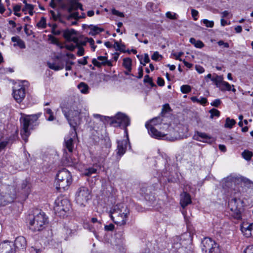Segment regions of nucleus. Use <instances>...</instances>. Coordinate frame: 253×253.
<instances>
[{"instance_id": "nucleus-39", "label": "nucleus", "mask_w": 253, "mask_h": 253, "mask_svg": "<svg viewBox=\"0 0 253 253\" xmlns=\"http://www.w3.org/2000/svg\"><path fill=\"white\" fill-rule=\"evenodd\" d=\"M140 63L142 64L143 66H145L146 63H148L150 61L149 55L147 53H145L144 54L143 59L142 60V59H140Z\"/></svg>"}, {"instance_id": "nucleus-33", "label": "nucleus", "mask_w": 253, "mask_h": 253, "mask_svg": "<svg viewBox=\"0 0 253 253\" xmlns=\"http://www.w3.org/2000/svg\"><path fill=\"white\" fill-rule=\"evenodd\" d=\"M235 124L236 121L234 119H230L229 118H227L226 119L225 127L231 128Z\"/></svg>"}, {"instance_id": "nucleus-15", "label": "nucleus", "mask_w": 253, "mask_h": 253, "mask_svg": "<svg viewBox=\"0 0 253 253\" xmlns=\"http://www.w3.org/2000/svg\"><path fill=\"white\" fill-rule=\"evenodd\" d=\"M193 138L197 141L208 143H211L213 141V139L210 135L206 133L199 131L196 132Z\"/></svg>"}, {"instance_id": "nucleus-41", "label": "nucleus", "mask_w": 253, "mask_h": 253, "mask_svg": "<svg viewBox=\"0 0 253 253\" xmlns=\"http://www.w3.org/2000/svg\"><path fill=\"white\" fill-rule=\"evenodd\" d=\"M45 112L46 114L49 115V117L47 119V120L49 121H52L54 120V117L53 115V113L52 110L50 109L47 108L45 109Z\"/></svg>"}, {"instance_id": "nucleus-2", "label": "nucleus", "mask_w": 253, "mask_h": 253, "mask_svg": "<svg viewBox=\"0 0 253 253\" xmlns=\"http://www.w3.org/2000/svg\"><path fill=\"white\" fill-rule=\"evenodd\" d=\"M72 182V177L69 171L65 169L59 170L56 175V188L60 192L67 189Z\"/></svg>"}, {"instance_id": "nucleus-4", "label": "nucleus", "mask_w": 253, "mask_h": 253, "mask_svg": "<svg viewBox=\"0 0 253 253\" xmlns=\"http://www.w3.org/2000/svg\"><path fill=\"white\" fill-rule=\"evenodd\" d=\"M38 119V117L36 115H26L21 118L20 121L22 125V129L21 130L20 134L25 142L28 141V138L30 134L29 127L32 126Z\"/></svg>"}, {"instance_id": "nucleus-27", "label": "nucleus", "mask_w": 253, "mask_h": 253, "mask_svg": "<svg viewBox=\"0 0 253 253\" xmlns=\"http://www.w3.org/2000/svg\"><path fill=\"white\" fill-rule=\"evenodd\" d=\"M78 87L82 93L86 94L88 92L89 87L85 83L82 82L78 85Z\"/></svg>"}, {"instance_id": "nucleus-37", "label": "nucleus", "mask_w": 253, "mask_h": 253, "mask_svg": "<svg viewBox=\"0 0 253 253\" xmlns=\"http://www.w3.org/2000/svg\"><path fill=\"white\" fill-rule=\"evenodd\" d=\"M181 91L183 93H188L191 90V87L189 85H183L180 88Z\"/></svg>"}, {"instance_id": "nucleus-62", "label": "nucleus", "mask_w": 253, "mask_h": 253, "mask_svg": "<svg viewBox=\"0 0 253 253\" xmlns=\"http://www.w3.org/2000/svg\"><path fill=\"white\" fill-rule=\"evenodd\" d=\"M91 221L93 223H97L99 225V227H101V223L100 221H98L97 219L95 217H92L91 219Z\"/></svg>"}, {"instance_id": "nucleus-51", "label": "nucleus", "mask_w": 253, "mask_h": 253, "mask_svg": "<svg viewBox=\"0 0 253 253\" xmlns=\"http://www.w3.org/2000/svg\"><path fill=\"white\" fill-rule=\"evenodd\" d=\"M78 48V51L77 52V55L79 56H83L84 54V49L83 47H77Z\"/></svg>"}, {"instance_id": "nucleus-17", "label": "nucleus", "mask_w": 253, "mask_h": 253, "mask_svg": "<svg viewBox=\"0 0 253 253\" xmlns=\"http://www.w3.org/2000/svg\"><path fill=\"white\" fill-rule=\"evenodd\" d=\"M127 137H128L127 134L126 133ZM128 140V138L127 140H123L121 141H118V146L117 149V153L118 155L121 156L123 155L126 152V144Z\"/></svg>"}, {"instance_id": "nucleus-11", "label": "nucleus", "mask_w": 253, "mask_h": 253, "mask_svg": "<svg viewBox=\"0 0 253 253\" xmlns=\"http://www.w3.org/2000/svg\"><path fill=\"white\" fill-rule=\"evenodd\" d=\"M25 88L23 86L19 85L17 88L15 87L13 89V96L18 103L22 101L25 97Z\"/></svg>"}, {"instance_id": "nucleus-34", "label": "nucleus", "mask_w": 253, "mask_h": 253, "mask_svg": "<svg viewBox=\"0 0 253 253\" xmlns=\"http://www.w3.org/2000/svg\"><path fill=\"white\" fill-rule=\"evenodd\" d=\"M243 157L246 160L249 161L251 159V158L253 156L252 152L249 151H244L242 154Z\"/></svg>"}, {"instance_id": "nucleus-6", "label": "nucleus", "mask_w": 253, "mask_h": 253, "mask_svg": "<svg viewBox=\"0 0 253 253\" xmlns=\"http://www.w3.org/2000/svg\"><path fill=\"white\" fill-rule=\"evenodd\" d=\"M70 208V202L67 199L58 198L54 202V211L60 216H64Z\"/></svg>"}, {"instance_id": "nucleus-19", "label": "nucleus", "mask_w": 253, "mask_h": 253, "mask_svg": "<svg viewBox=\"0 0 253 253\" xmlns=\"http://www.w3.org/2000/svg\"><path fill=\"white\" fill-rule=\"evenodd\" d=\"M14 248L17 249H24L26 246V241L25 238L23 236H19L17 237L15 240Z\"/></svg>"}, {"instance_id": "nucleus-1", "label": "nucleus", "mask_w": 253, "mask_h": 253, "mask_svg": "<svg viewBox=\"0 0 253 253\" xmlns=\"http://www.w3.org/2000/svg\"><path fill=\"white\" fill-rule=\"evenodd\" d=\"M29 228L34 232L43 229L47 223V218L43 212L36 211L29 218Z\"/></svg>"}, {"instance_id": "nucleus-12", "label": "nucleus", "mask_w": 253, "mask_h": 253, "mask_svg": "<svg viewBox=\"0 0 253 253\" xmlns=\"http://www.w3.org/2000/svg\"><path fill=\"white\" fill-rule=\"evenodd\" d=\"M241 230L246 237H253V223H243L241 225Z\"/></svg>"}, {"instance_id": "nucleus-14", "label": "nucleus", "mask_w": 253, "mask_h": 253, "mask_svg": "<svg viewBox=\"0 0 253 253\" xmlns=\"http://www.w3.org/2000/svg\"><path fill=\"white\" fill-rule=\"evenodd\" d=\"M92 63L97 67L100 68L102 66L108 65L111 66V62L107 60V58L105 56H99L97 58H93L92 60Z\"/></svg>"}, {"instance_id": "nucleus-38", "label": "nucleus", "mask_w": 253, "mask_h": 253, "mask_svg": "<svg viewBox=\"0 0 253 253\" xmlns=\"http://www.w3.org/2000/svg\"><path fill=\"white\" fill-rule=\"evenodd\" d=\"M210 113L211 114V119L213 118L214 116L218 117L220 115V112L218 110L214 108L211 109L210 111Z\"/></svg>"}, {"instance_id": "nucleus-13", "label": "nucleus", "mask_w": 253, "mask_h": 253, "mask_svg": "<svg viewBox=\"0 0 253 253\" xmlns=\"http://www.w3.org/2000/svg\"><path fill=\"white\" fill-rule=\"evenodd\" d=\"M14 245L11 242H4L0 244V253H15Z\"/></svg>"}, {"instance_id": "nucleus-44", "label": "nucleus", "mask_w": 253, "mask_h": 253, "mask_svg": "<svg viewBox=\"0 0 253 253\" xmlns=\"http://www.w3.org/2000/svg\"><path fill=\"white\" fill-rule=\"evenodd\" d=\"M115 41L114 47L118 50L123 51V49L122 47H125V45L124 44H120L119 42L117 41Z\"/></svg>"}, {"instance_id": "nucleus-5", "label": "nucleus", "mask_w": 253, "mask_h": 253, "mask_svg": "<svg viewBox=\"0 0 253 253\" xmlns=\"http://www.w3.org/2000/svg\"><path fill=\"white\" fill-rule=\"evenodd\" d=\"M63 113L68 120L70 126L75 130L76 126L80 124L81 120V110L78 107L75 108L72 106L68 112L63 110Z\"/></svg>"}, {"instance_id": "nucleus-46", "label": "nucleus", "mask_w": 253, "mask_h": 253, "mask_svg": "<svg viewBox=\"0 0 253 253\" xmlns=\"http://www.w3.org/2000/svg\"><path fill=\"white\" fill-rule=\"evenodd\" d=\"M112 13L114 15H117V16L121 17H124V14L123 13L121 12L116 10L115 9H112Z\"/></svg>"}, {"instance_id": "nucleus-16", "label": "nucleus", "mask_w": 253, "mask_h": 253, "mask_svg": "<svg viewBox=\"0 0 253 253\" xmlns=\"http://www.w3.org/2000/svg\"><path fill=\"white\" fill-rule=\"evenodd\" d=\"M145 126L147 127L149 134L153 137L156 139H162L165 137V135L160 131H158L154 126H149L148 123H146Z\"/></svg>"}, {"instance_id": "nucleus-42", "label": "nucleus", "mask_w": 253, "mask_h": 253, "mask_svg": "<svg viewBox=\"0 0 253 253\" xmlns=\"http://www.w3.org/2000/svg\"><path fill=\"white\" fill-rule=\"evenodd\" d=\"M203 22L207 27L212 28L214 26V22L213 21L204 19Z\"/></svg>"}, {"instance_id": "nucleus-43", "label": "nucleus", "mask_w": 253, "mask_h": 253, "mask_svg": "<svg viewBox=\"0 0 253 253\" xmlns=\"http://www.w3.org/2000/svg\"><path fill=\"white\" fill-rule=\"evenodd\" d=\"M48 40L51 41V42L53 43L56 44L57 45H59V42L57 38L54 37L51 35H48Z\"/></svg>"}, {"instance_id": "nucleus-8", "label": "nucleus", "mask_w": 253, "mask_h": 253, "mask_svg": "<svg viewBox=\"0 0 253 253\" xmlns=\"http://www.w3.org/2000/svg\"><path fill=\"white\" fill-rule=\"evenodd\" d=\"M90 198V192L88 188L82 186L78 189L76 193V200L79 205L84 206Z\"/></svg>"}, {"instance_id": "nucleus-55", "label": "nucleus", "mask_w": 253, "mask_h": 253, "mask_svg": "<svg viewBox=\"0 0 253 253\" xmlns=\"http://www.w3.org/2000/svg\"><path fill=\"white\" fill-rule=\"evenodd\" d=\"M195 68L196 71L200 74L203 73L205 71L204 68L199 65H196Z\"/></svg>"}, {"instance_id": "nucleus-28", "label": "nucleus", "mask_w": 253, "mask_h": 253, "mask_svg": "<svg viewBox=\"0 0 253 253\" xmlns=\"http://www.w3.org/2000/svg\"><path fill=\"white\" fill-rule=\"evenodd\" d=\"M190 42L191 43L194 44V46L197 48H201L204 46V43L201 41L196 40L193 38L190 39Z\"/></svg>"}, {"instance_id": "nucleus-20", "label": "nucleus", "mask_w": 253, "mask_h": 253, "mask_svg": "<svg viewBox=\"0 0 253 253\" xmlns=\"http://www.w3.org/2000/svg\"><path fill=\"white\" fill-rule=\"evenodd\" d=\"M235 179L232 176H228L222 180V186L223 187L229 188L231 187L234 182Z\"/></svg>"}, {"instance_id": "nucleus-45", "label": "nucleus", "mask_w": 253, "mask_h": 253, "mask_svg": "<svg viewBox=\"0 0 253 253\" xmlns=\"http://www.w3.org/2000/svg\"><path fill=\"white\" fill-rule=\"evenodd\" d=\"M8 202V201L5 199L4 196L0 193V206H4L7 204Z\"/></svg>"}, {"instance_id": "nucleus-56", "label": "nucleus", "mask_w": 253, "mask_h": 253, "mask_svg": "<svg viewBox=\"0 0 253 253\" xmlns=\"http://www.w3.org/2000/svg\"><path fill=\"white\" fill-rule=\"evenodd\" d=\"M166 16L168 18H169L170 19H175L176 18V17L175 16V14H174L173 15V14H172V13L170 12H167Z\"/></svg>"}, {"instance_id": "nucleus-63", "label": "nucleus", "mask_w": 253, "mask_h": 253, "mask_svg": "<svg viewBox=\"0 0 253 253\" xmlns=\"http://www.w3.org/2000/svg\"><path fill=\"white\" fill-rule=\"evenodd\" d=\"M183 54L182 52H179L178 53H174L173 55L175 56L176 60H181L180 57Z\"/></svg>"}, {"instance_id": "nucleus-47", "label": "nucleus", "mask_w": 253, "mask_h": 253, "mask_svg": "<svg viewBox=\"0 0 253 253\" xmlns=\"http://www.w3.org/2000/svg\"><path fill=\"white\" fill-rule=\"evenodd\" d=\"M161 56L159 54L158 52L156 51L152 55L151 58L153 60L158 61V59H159V57H161Z\"/></svg>"}, {"instance_id": "nucleus-49", "label": "nucleus", "mask_w": 253, "mask_h": 253, "mask_svg": "<svg viewBox=\"0 0 253 253\" xmlns=\"http://www.w3.org/2000/svg\"><path fill=\"white\" fill-rule=\"evenodd\" d=\"M244 253H253V246H248L244 250Z\"/></svg>"}, {"instance_id": "nucleus-53", "label": "nucleus", "mask_w": 253, "mask_h": 253, "mask_svg": "<svg viewBox=\"0 0 253 253\" xmlns=\"http://www.w3.org/2000/svg\"><path fill=\"white\" fill-rule=\"evenodd\" d=\"M65 48L70 51H73L77 46H76V44L74 45L73 44L70 45H66Z\"/></svg>"}, {"instance_id": "nucleus-10", "label": "nucleus", "mask_w": 253, "mask_h": 253, "mask_svg": "<svg viewBox=\"0 0 253 253\" xmlns=\"http://www.w3.org/2000/svg\"><path fill=\"white\" fill-rule=\"evenodd\" d=\"M112 123L117 124L119 126H122L125 128V132L127 133L126 127L130 124V119L126 114L118 113H117L114 119L112 121Z\"/></svg>"}, {"instance_id": "nucleus-30", "label": "nucleus", "mask_w": 253, "mask_h": 253, "mask_svg": "<svg viewBox=\"0 0 253 253\" xmlns=\"http://www.w3.org/2000/svg\"><path fill=\"white\" fill-rule=\"evenodd\" d=\"M48 67L53 70L58 71L64 68V65L62 64L61 65H57L55 63L47 62V63Z\"/></svg>"}, {"instance_id": "nucleus-32", "label": "nucleus", "mask_w": 253, "mask_h": 253, "mask_svg": "<svg viewBox=\"0 0 253 253\" xmlns=\"http://www.w3.org/2000/svg\"><path fill=\"white\" fill-rule=\"evenodd\" d=\"M219 88L221 91H230L231 90V86L228 83L223 81L221 84V86L220 87H219Z\"/></svg>"}, {"instance_id": "nucleus-52", "label": "nucleus", "mask_w": 253, "mask_h": 253, "mask_svg": "<svg viewBox=\"0 0 253 253\" xmlns=\"http://www.w3.org/2000/svg\"><path fill=\"white\" fill-rule=\"evenodd\" d=\"M157 84L160 86H163L165 84V81L164 79L161 77H158L157 79Z\"/></svg>"}, {"instance_id": "nucleus-59", "label": "nucleus", "mask_w": 253, "mask_h": 253, "mask_svg": "<svg viewBox=\"0 0 253 253\" xmlns=\"http://www.w3.org/2000/svg\"><path fill=\"white\" fill-rule=\"evenodd\" d=\"M7 143L8 142L7 141H2L0 142V152L5 147Z\"/></svg>"}, {"instance_id": "nucleus-50", "label": "nucleus", "mask_w": 253, "mask_h": 253, "mask_svg": "<svg viewBox=\"0 0 253 253\" xmlns=\"http://www.w3.org/2000/svg\"><path fill=\"white\" fill-rule=\"evenodd\" d=\"M221 103V101L217 99L214 100L211 103V105L212 106H214L217 107Z\"/></svg>"}, {"instance_id": "nucleus-3", "label": "nucleus", "mask_w": 253, "mask_h": 253, "mask_svg": "<svg viewBox=\"0 0 253 253\" xmlns=\"http://www.w3.org/2000/svg\"><path fill=\"white\" fill-rule=\"evenodd\" d=\"M129 210L124 204H119L115 207L111 213V217L114 222L118 225H123L126 223Z\"/></svg>"}, {"instance_id": "nucleus-54", "label": "nucleus", "mask_w": 253, "mask_h": 253, "mask_svg": "<svg viewBox=\"0 0 253 253\" xmlns=\"http://www.w3.org/2000/svg\"><path fill=\"white\" fill-rule=\"evenodd\" d=\"M218 44L219 46L223 45L226 48H228L229 47V43L227 42H224L223 41L220 40L218 42Z\"/></svg>"}, {"instance_id": "nucleus-36", "label": "nucleus", "mask_w": 253, "mask_h": 253, "mask_svg": "<svg viewBox=\"0 0 253 253\" xmlns=\"http://www.w3.org/2000/svg\"><path fill=\"white\" fill-rule=\"evenodd\" d=\"M37 26L39 28H45L46 26V19L42 17L40 21L37 24Z\"/></svg>"}, {"instance_id": "nucleus-60", "label": "nucleus", "mask_w": 253, "mask_h": 253, "mask_svg": "<svg viewBox=\"0 0 253 253\" xmlns=\"http://www.w3.org/2000/svg\"><path fill=\"white\" fill-rule=\"evenodd\" d=\"M143 75V68L142 67H140L138 69V76L137 78L138 79H141L142 78Z\"/></svg>"}, {"instance_id": "nucleus-40", "label": "nucleus", "mask_w": 253, "mask_h": 253, "mask_svg": "<svg viewBox=\"0 0 253 253\" xmlns=\"http://www.w3.org/2000/svg\"><path fill=\"white\" fill-rule=\"evenodd\" d=\"M96 169L94 168H89L86 169L84 174L86 176H90L92 174L96 173Z\"/></svg>"}, {"instance_id": "nucleus-18", "label": "nucleus", "mask_w": 253, "mask_h": 253, "mask_svg": "<svg viewBox=\"0 0 253 253\" xmlns=\"http://www.w3.org/2000/svg\"><path fill=\"white\" fill-rule=\"evenodd\" d=\"M191 197L188 193L183 192L181 194L180 203L183 208H184L187 205L191 204Z\"/></svg>"}, {"instance_id": "nucleus-31", "label": "nucleus", "mask_w": 253, "mask_h": 253, "mask_svg": "<svg viewBox=\"0 0 253 253\" xmlns=\"http://www.w3.org/2000/svg\"><path fill=\"white\" fill-rule=\"evenodd\" d=\"M162 122V119L160 117L155 118L152 119L149 123L147 122L149 126H154L161 124Z\"/></svg>"}, {"instance_id": "nucleus-48", "label": "nucleus", "mask_w": 253, "mask_h": 253, "mask_svg": "<svg viewBox=\"0 0 253 253\" xmlns=\"http://www.w3.org/2000/svg\"><path fill=\"white\" fill-rule=\"evenodd\" d=\"M30 9H34V6L31 4L26 3V5H25V7L23 8L22 11H25Z\"/></svg>"}, {"instance_id": "nucleus-29", "label": "nucleus", "mask_w": 253, "mask_h": 253, "mask_svg": "<svg viewBox=\"0 0 253 253\" xmlns=\"http://www.w3.org/2000/svg\"><path fill=\"white\" fill-rule=\"evenodd\" d=\"M211 80L213 81L217 87H220L223 82V78L221 76L216 75L215 78H212Z\"/></svg>"}, {"instance_id": "nucleus-25", "label": "nucleus", "mask_w": 253, "mask_h": 253, "mask_svg": "<svg viewBox=\"0 0 253 253\" xmlns=\"http://www.w3.org/2000/svg\"><path fill=\"white\" fill-rule=\"evenodd\" d=\"M123 65L128 72H131L132 65L131 59L129 58H124L123 59Z\"/></svg>"}, {"instance_id": "nucleus-58", "label": "nucleus", "mask_w": 253, "mask_h": 253, "mask_svg": "<svg viewBox=\"0 0 253 253\" xmlns=\"http://www.w3.org/2000/svg\"><path fill=\"white\" fill-rule=\"evenodd\" d=\"M114 228V225L112 224H110L108 225L105 226V229L107 231H112Z\"/></svg>"}, {"instance_id": "nucleus-26", "label": "nucleus", "mask_w": 253, "mask_h": 253, "mask_svg": "<svg viewBox=\"0 0 253 253\" xmlns=\"http://www.w3.org/2000/svg\"><path fill=\"white\" fill-rule=\"evenodd\" d=\"M140 194L144 196L145 199L151 193V188L146 186H142L140 190Z\"/></svg>"}, {"instance_id": "nucleus-64", "label": "nucleus", "mask_w": 253, "mask_h": 253, "mask_svg": "<svg viewBox=\"0 0 253 253\" xmlns=\"http://www.w3.org/2000/svg\"><path fill=\"white\" fill-rule=\"evenodd\" d=\"M68 41L73 42L76 44H77L79 42V39L77 37L73 36Z\"/></svg>"}, {"instance_id": "nucleus-21", "label": "nucleus", "mask_w": 253, "mask_h": 253, "mask_svg": "<svg viewBox=\"0 0 253 253\" xmlns=\"http://www.w3.org/2000/svg\"><path fill=\"white\" fill-rule=\"evenodd\" d=\"M87 26L90 29L89 34L91 36H95L99 33L104 31V29L99 28L96 26L90 25Z\"/></svg>"}, {"instance_id": "nucleus-57", "label": "nucleus", "mask_w": 253, "mask_h": 253, "mask_svg": "<svg viewBox=\"0 0 253 253\" xmlns=\"http://www.w3.org/2000/svg\"><path fill=\"white\" fill-rule=\"evenodd\" d=\"M191 14H192V16H193V17L194 18V19L195 20H196L197 18H196V17L198 14V11L195 9H192L191 10Z\"/></svg>"}, {"instance_id": "nucleus-22", "label": "nucleus", "mask_w": 253, "mask_h": 253, "mask_svg": "<svg viewBox=\"0 0 253 253\" xmlns=\"http://www.w3.org/2000/svg\"><path fill=\"white\" fill-rule=\"evenodd\" d=\"M65 147L70 153L73 152L74 148L73 140L72 138L65 139Z\"/></svg>"}, {"instance_id": "nucleus-9", "label": "nucleus", "mask_w": 253, "mask_h": 253, "mask_svg": "<svg viewBox=\"0 0 253 253\" xmlns=\"http://www.w3.org/2000/svg\"><path fill=\"white\" fill-rule=\"evenodd\" d=\"M203 252L205 253H219L218 245L210 238H205L202 242Z\"/></svg>"}, {"instance_id": "nucleus-35", "label": "nucleus", "mask_w": 253, "mask_h": 253, "mask_svg": "<svg viewBox=\"0 0 253 253\" xmlns=\"http://www.w3.org/2000/svg\"><path fill=\"white\" fill-rule=\"evenodd\" d=\"M143 81L145 83H148L151 87L156 86V84L153 82L152 78L148 75L145 76Z\"/></svg>"}, {"instance_id": "nucleus-23", "label": "nucleus", "mask_w": 253, "mask_h": 253, "mask_svg": "<svg viewBox=\"0 0 253 253\" xmlns=\"http://www.w3.org/2000/svg\"><path fill=\"white\" fill-rule=\"evenodd\" d=\"M11 41L13 42H15L16 43L14 44V46L17 45L21 48H25V44L24 42L21 40L19 37H13L11 38Z\"/></svg>"}, {"instance_id": "nucleus-24", "label": "nucleus", "mask_w": 253, "mask_h": 253, "mask_svg": "<svg viewBox=\"0 0 253 253\" xmlns=\"http://www.w3.org/2000/svg\"><path fill=\"white\" fill-rule=\"evenodd\" d=\"M77 34V32L74 29L66 30L63 32V37L67 41L69 40L74 35Z\"/></svg>"}, {"instance_id": "nucleus-7", "label": "nucleus", "mask_w": 253, "mask_h": 253, "mask_svg": "<svg viewBox=\"0 0 253 253\" xmlns=\"http://www.w3.org/2000/svg\"><path fill=\"white\" fill-rule=\"evenodd\" d=\"M242 201L240 198H234L228 202V206L230 210L233 212L232 215L234 218L240 219L242 217Z\"/></svg>"}, {"instance_id": "nucleus-61", "label": "nucleus", "mask_w": 253, "mask_h": 253, "mask_svg": "<svg viewBox=\"0 0 253 253\" xmlns=\"http://www.w3.org/2000/svg\"><path fill=\"white\" fill-rule=\"evenodd\" d=\"M86 42H87V41H86V40L84 41H79V42H78V44H76V46L77 47H79V46L80 47H82L83 46L85 45L86 44Z\"/></svg>"}]
</instances>
